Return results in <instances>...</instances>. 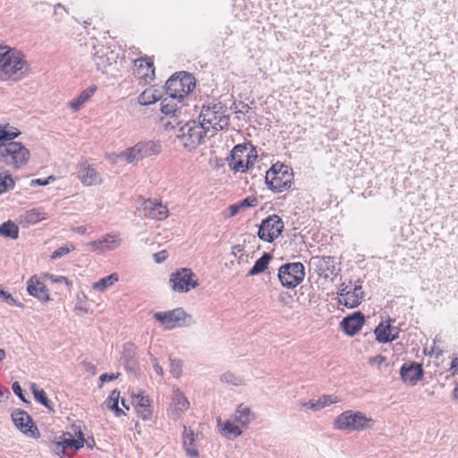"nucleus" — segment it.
Returning a JSON list of instances; mask_svg holds the SVG:
<instances>
[{"label": "nucleus", "instance_id": "f704fd0d", "mask_svg": "<svg viewBox=\"0 0 458 458\" xmlns=\"http://www.w3.org/2000/svg\"><path fill=\"white\" fill-rule=\"evenodd\" d=\"M80 177L81 182L86 186H91L100 182V178L98 172L89 165L83 169Z\"/></svg>", "mask_w": 458, "mask_h": 458}, {"label": "nucleus", "instance_id": "c85d7f7f", "mask_svg": "<svg viewBox=\"0 0 458 458\" xmlns=\"http://www.w3.org/2000/svg\"><path fill=\"white\" fill-rule=\"evenodd\" d=\"M97 87L90 86L83 90L77 98L69 103V106L74 112L78 111L96 92Z\"/></svg>", "mask_w": 458, "mask_h": 458}, {"label": "nucleus", "instance_id": "393cba45", "mask_svg": "<svg viewBox=\"0 0 458 458\" xmlns=\"http://www.w3.org/2000/svg\"><path fill=\"white\" fill-rule=\"evenodd\" d=\"M136 412L139 417L144 420H148L152 416L150 408V400L148 395L137 394L133 399Z\"/></svg>", "mask_w": 458, "mask_h": 458}, {"label": "nucleus", "instance_id": "09e8293b", "mask_svg": "<svg viewBox=\"0 0 458 458\" xmlns=\"http://www.w3.org/2000/svg\"><path fill=\"white\" fill-rule=\"evenodd\" d=\"M0 298H2L7 304L12 306H21L17 303V301L14 300V298L12 296L11 293L4 291L0 288Z\"/></svg>", "mask_w": 458, "mask_h": 458}, {"label": "nucleus", "instance_id": "37998d69", "mask_svg": "<svg viewBox=\"0 0 458 458\" xmlns=\"http://www.w3.org/2000/svg\"><path fill=\"white\" fill-rule=\"evenodd\" d=\"M170 360V373L175 378H179L182 373V361L178 359L169 358Z\"/></svg>", "mask_w": 458, "mask_h": 458}, {"label": "nucleus", "instance_id": "680f3d73", "mask_svg": "<svg viewBox=\"0 0 458 458\" xmlns=\"http://www.w3.org/2000/svg\"><path fill=\"white\" fill-rule=\"evenodd\" d=\"M72 434H73V436L74 435L77 436L78 438L76 440H81L82 443L84 444V442H85L84 435H83V433H82V431L81 430L80 428L75 427L73 428V433Z\"/></svg>", "mask_w": 458, "mask_h": 458}, {"label": "nucleus", "instance_id": "aec40b11", "mask_svg": "<svg viewBox=\"0 0 458 458\" xmlns=\"http://www.w3.org/2000/svg\"><path fill=\"white\" fill-rule=\"evenodd\" d=\"M27 291L30 295L41 301H48L50 300L47 286L43 282L38 279L37 276H32L28 281Z\"/></svg>", "mask_w": 458, "mask_h": 458}, {"label": "nucleus", "instance_id": "79ce46f5", "mask_svg": "<svg viewBox=\"0 0 458 458\" xmlns=\"http://www.w3.org/2000/svg\"><path fill=\"white\" fill-rule=\"evenodd\" d=\"M24 218L29 224H37L46 219V216L45 214L40 212L38 209L33 208L26 212Z\"/></svg>", "mask_w": 458, "mask_h": 458}, {"label": "nucleus", "instance_id": "a19ab883", "mask_svg": "<svg viewBox=\"0 0 458 458\" xmlns=\"http://www.w3.org/2000/svg\"><path fill=\"white\" fill-rule=\"evenodd\" d=\"M0 133L4 142H14L13 140L21 134V131L15 127L5 125L0 127Z\"/></svg>", "mask_w": 458, "mask_h": 458}, {"label": "nucleus", "instance_id": "774afa93", "mask_svg": "<svg viewBox=\"0 0 458 458\" xmlns=\"http://www.w3.org/2000/svg\"><path fill=\"white\" fill-rule=\"evenodd\" d=\"M453 398L458 400V384L455 386L453 391Z\"/></svg>", "mask_w": 458, "mask_h": 458}, {"label": "nucleus", "instance_id": "423d86ee", "mask_svg": "<svg viewBox=\"0 0 458 458\" xmlns=\"http://www.w3.org/2000/svg\"><path fill=\"white\" fill-rule=\"evenodd\" d=\"M257 159V151L250 142L235 145L231 149V170L246 172Z\"/></svg>", "mask_w": 458, "mask_h": 458}, {"label": "nucleus", "instance_id": "3c124183", "mask_svg": "<svg viewBox=\"0 0 458 458\" xmlns=\"http://www.w3.org/2000/svg\"><path fill=\"white\" fill-rule=\"evenodd\" d=\"M319 402L321 403L322 409L326 406H328L332 403L337 402L336 397L334 395H323L319 398Z\"/></svg>", "mask_w": 458, "mask_h": 458}, {"label": "nucleus", "instance_id": "20e7f679", "mask_svg": "<svg viewBox=\"0 0 458 458\" xmlns=\"http://www.w3.org/2000/svg\"><path fill=\"white\" fill-rule=\"evenodd\" d=\"M292 169L283 164H274L266 172L265 183L274 192H282L292 185Z\"/></svg>", "mask_w": 458, "mask_h": 458}, {"label": "nucleus", "instance_id": "5fc2aeb1", "mask_svg": "<svg viewBox=\"0 0 458 458\" xmlns=\"http://www.w3.org/2000/svg\"><path fill=\"white\" fill-rule=\"evenodd\" d=\"M167 257H168V254L165 250L158 251L153 255L154 260L157 264L164 262L167 259Z\"/></svg>", "mask_w": 458, "mask_h": 458}, {"label": "nucleus", "instance_id": "412c9836", "mask_svg": "<svg viewBox=\"0 0 458 458\" xmlns=\"http://www.w3.org/2000/svg\"><path fill=\"white\" fill-rule=\"evenodd\" d=\"M143 209L146 216L156 220H164L168 216V209L159 202L148 199L144 202Z\"/></svg>", "mask_w": 458, "mask_h": 458}, {"label": "nucleus", "instance_id": "473e14b6", "mask_svg": "<svg viewBox=\"0 0 458 458\" xmlns=\"http://www.w3.org/2000/svg\"><path fill=\"white\" fill-rule=\"evenodd\" d=\"M258 205V199L254 196H248L243 199L239 200L238 202L231 205V217L234 216L241 211L248 208H253Z\"/></svg>", "mask_w": 458, "mask_h": 458}, {"label": "nucleus", "instance_id": "a878e982", "mask_svg": "<svg viewBox=\"0 0 458 458\" xmlns=\"http://www.w3.org/2000/svg\"><path fill=\"white\" fill-rule=\"evenodd\" d=\"M391 322V319H389L386 324L380 322L374 329L376 340L378 343L388 344L397 339V335L392 333Z\"/></svg>", "mask_w": 458, "mask_h": 458}, {"label": "nucleus", "instance_id": "b1692460", "mask_svg": "<svg viewBox=\"0 0 458 458\" xmlns=\"http://www.w3.org/2000/svg\"><path fill=\"white\" fill-rule=\"evenodd\" d=\"M364 298V293L360 284L355 285L353 289L349 290L345 293V298H339V303L344 305L347 308L358 307Z\"/></svg>", "mask_w": 458, "mask_h": 458}, {"label": "nucleus", "instance_id": "f8f14e48", "mask_svg": "<svg viewBox=\"0 0 458 458\" xmlns=\"http://www.w3.org/2000/svg\"><path fill=\"white\" fill-rule=\"evenodd\" d=\"M153 317L166 329H172L175 327H187L190 325L187 320L191 319V316L182 308H176L165 312H156Z\"/></svg>", "mask_w": 458, "mask_h": 458}, {"label": "nucleus", "instance_id": "6e6552de", "mask_svg": "<svg viewBox=\"0 0 458 458\" xmlns=\"http://www.w3.org/2000/svg\"><path fill=\"white\" fill-rule=\"evenodd\" d=\"M171 290L178 293H186L199 285L198 276L188 267H180L169 277Z\"/></svg>", "mask_w": 458, "mask_h": 458}, {"label": "nucleus", "instance_id": "4c0bfd02", "mask_svg": "<svg viewBox=\"0 0 458 458\" xmlns=\"http://www.w3.org/2000/svg\"><path fill=\"white\" fill-rule=\"evenodd\" d=\"M123 240L119 237L118 233H106L102 237V242L105 245L106 250H114L119 248Z\"/></svg>", "mask_w": 458, "mask_h": 458}, {"label": "nucleus", "instance_id": "338daca9", "mask_svg": "<svg viewBox=\"0 0 458 458\" xmlns=\"http://www.w3.org/2000/svg\"><path fill=\"white\" fill-rule=\"evenodd\" d=\"M347 292V286L344 285V284H341V289H340V297L342 298H345V293Z\"/></svg>", "mask_w": 458, "mask_h": 458}, {"label": "nucleus", "instance_id": "e2e57ef3", "mask_svg": "<svg viewBox=\"0 0 458 458\" xmlns=\"http://www.w3.org/2000/svg\"><path fill=\"white\" fill-rule=\"evenodd\" d=\"M58 10H61L64 13H68L66 8L62 4H57L55 5L54 14L55 16L58 15Z\"/></svg>", "mask_w": 458, "mask_h": 458}, {"label": "nucleus", "instance_id": "864d4df0", "mask_svg": "<svg viewBox=\"0 0 458 458\" xmlns=\"http://www.w3.org/2000/svg\"><path fill=\"white\" fill-rule=\"evenodd\" d=\"M303 406L312 411H319L322 409L319 399L317 401L310 400L308 403H304Z\"/></svg>", "mask_w": 458, "mask_h": 458}, {"label": "nucleus", "instance_id": "052dcab7", "mask_svg": "<svg viewBox=\"0 0 458 458\" xmlns=\"http://www.w3.org/2000/svg\"><path fill=\"white\" fill-rule=\"evenodd\" d=\"M50 278L55 283H64L67 285L69 284V280L65 276H51Z\"/></svg>", "mask_w": 458, "mask_h": 458}, {"label": "nucleus", "instance_id": "7ed1b4c3", "mask_svg": "<svg viewBox=\"0 0 458 458\" xmlns=\"http://www.w3.org/2000/svg\"><path fill=\"white\" fill-rule=\"evenodd\" d=\"M30 151L21 142L0 143V162L14 169H20L30 159Z\"/></svg>", "mask_w": 458, "mask_h": 458}, {"label": "nucleus", "instance_id": "6e6d98bb", "mask_svg": "<svg viewBox=\"0 0 458 458\" xmlns=\"http://www.w3.org/2000/svg\"><path fill=\"white\" fill-rule=\"evenodd\" d=\"M151 361L153 363V368H154L155 372L158 376H163L164 375V370H163V368L159 365V363L157 361V359L155 358V357H151Z\"/></svg>", "mask_w": 458, "mask_h": 458}, {"label": "nucleus", "instance_id": "ddd939ff", "mask_svg": "<svg viewBox=\"0 0 458 458\" xmlns=\"http://www.w3.org/2000/svg\"><path fill=\"white\" fill-rule=\"evenodd\" d=\"M11 418L15 427L24 435L34 438H38L40 437L38 427L25 411L16 409L12 412Z\"/></svg>", "mask_w": 458, "mask_h": 458}, {"label": "nucleus", "instance_id": "603ef678", "mask_svg": "<svg viewBox=\"0 0 458 458\" xmlns=\"http://www.w3.org/2000/svg\"><path fill=\"white\" fill-rule=\"evenodd\" d=\"M12 389L13 393L21 400L23 403H28L26 398L23 395L22 389L19 384V382L15 381L12 385Z\"/></svg>", "mask_w": 458, "mask_h": 458}, {"label": "nucleus", "instance_id": "cd10ccee", "mask_svg": "<svg viewBox=\"0 0 458 458\" xmlns=\"http://www.w3.org/2000/svg\"><path fill=\"white\" fill-rule=\"evenodd\" d=\"M196 437L197 436L191 429L188 428L186 426H183L182 445L186 454L191 458H196L199 456V452L195 448Z\"/></svg>", "mask_w": 458, "mask_h": 458}, {"label": "nucleus", "instance_id": "dca6fc26", "mask_svg": "<svg viewBox=\"0 0 458 458\" xmlns=\"http://www.w3.org/2000/svg\"><path fill=\"white\" fill-rule=\"evenodd\" d=\"M254 419L250 409L243 404H240L236 409L233 421H231V437H236L242 432V428H246Z\"/></svg>", "mask_w": 458, "mask_h": 458}, {"label": "nucleus", "instance_id": "c03bdc74", "mask_svg": "<svg viewBox=\"0 0 458 458\" xmlns=\"http://www.w3.org/2000/svg\"><path fill=\"white\" fill-rule=\"evenodd\" d=\"M74 250H75V246L73 244H70V245H66V246H62V247L58 248L57 250H55L51 254V259H59V258L63 257L64 255H66V254H68L69 252H71V251H72Z\"/></svg>", "mask_w": 458, "mask_h": 458}, {"label": "nucleus", "instance_id": "1a4fd4ad", "mask_svg": "<svg viewBox=\"0 0 458 458\" xmlns=\"http://www.w3.org/2000/svg\"><path fill=\"white\" fill-rule=\"evenodd\" d=\"M161 152L159 141L148 140L140 141L131 148L122 151L118 157L125 159L128 163H134L143 158L158 155Z\"/></svg>", "mask_w": 458, "mask_h": 458}, {"label": "nucleus", "instance_id": "a211bd4d", "mask_svg": "<svg viewBox=\"0 0 458 458\" xmlns=\"http://www.w3.org/2000/svg\"><path fill=\"white\" fill-rule=\"evenodd\" d=\"M423 375L424 370L422 366L416 361L404 363L400 369L401 378L404 382H409L411 385H414L419 380L422 379Z\"/></svg>", "mask_w": 458, "mask_h": 458}, {"label": "nucleus", "instance_id": "c756f323", "mask_svg": "<svg viewBox=\"0 0 458 458\" xmlns=\"http://www.w3.org/2000/svg\"><path fill=\"white\" fill-rule=\"evenodd\" d=\"M272 255L268 252H263L261 257L258 259L253 267L249 270L248 276H257L263 273L268 267Z\"/></svg>", "mask_w": 458, "mask_h": 458}, {"label": "nucleus", "instance_id": "f03ea898", "mask_svg": "<svg viewBox=\"0 0 458 458\" xmlns=\"http://www.w3.org/2000/svg\"><path fill=\"white\" fill-rule=\"evenodd\" d=\"M30 70L25 55L19 50L0 44V80L18 81L28 75Z\"/></svg>", "mask_w": 458, "mask_h": 458}, {"label": "nucleus", "instance_id": "bb28decb", "mask_svg": "<svg viewBox=\"0 0 458 458\" xmlns=\"http://www.w3.org/2000/svg\"><path fill=\"white\" fill-rule=\"evenodd\" d=\"M172 401L174 407L172 413L176 418L180 417L190 407V402L179 388H174Z\"/></svg>", "mask_w": 458, "mask_h": 458}, {"label": "nucleus", "instance_id": "7c9ffc66", "mask_svg": "<svg viewBox=\"0 0 458 458\" xmlns=\"http://www.w3.org/2000/svg\"><path fill=\"white\" fill-rule=\"evenodd\" d=\"M139 64V74L141 78H149L152 80L155 75V68L153 62L148 58H140L136 61Z\"/></svg>", "mask_w": 458, "mask_h": 458}, {"label": "nucleus", "instance_id": "ea45409f", "mask_svg": "<svg viewBox=\"0 0 458 458\" xmlns=\"http://www.w3.org/2000/svg\"><path fill=\"white\" fill-rule=\"evenodd\" d=\"M15 183L8 172L0 173V194L13 189Z\"/></svg>", "mask_w": 458, "mask_h": 458}, {"label": "nucleus", "instance_id": "4468645a", "mask_svg": "<svg viewBox=\"0 0 458 458\" xmlns=\"http://www.w3.org/2000/svg\"><path fill=\"white\" fill-rule=\"evenodd\" d=\"M310 266L313 267L315 273L320 277L327 280L332 276H337L335 258L331 256L312 257Z\"/></svg>", "mask_w": 458, "mask_h": 458}, {"label": "nucleus", "instance_id": "2eb2a0df", "mask_svg": "<svg viewBox=\"0 0 458 458\" xmlns=\"http://www.w3.org/2000/svg\"><path fill=\"white\" fill-rule=\"evenodd\" d=\"M176 100H178V98H171L170 96H167L161 100L160 111L169 118V120L164 123L166 130L169 127L174 128L175 125H179L181 123L179 117L182 114V106H178Z\"/></svg>", "mask_w": 458, "mask_h": 458}, {"label": "nucleus", "instance_id": "0eeeda50", "mask_svg": "<svg viewBox=\"0 0 458 458\" xmlns=\"http://www.w3.org/2000/svg\"><path fill=\"white\" fill-rule=\"evenodd\" d=\"M373 420L360 411H345L338 415L334 426L340 430L361 431L371 428Z\"/></svg>", "mask_w": 458, "mask_h": 458}, {"label": "nucleus", "instance_id": "f3484780", "mask_svg": "<svg viewBox=\"0 0 458 458\" xmlns=\"http://www.w3.org/2000/svg\"><path fill=\"white\" fill-rule=\"evenodd\" d=\"M365 323V316L361 311H355L343 318L340 323L342 330L349 336L359 333Z\"/></svg>", "mask_w": 458, "mask_h": 458}, {"label": "nucleus", "instance_id": "69168bd1", "mask_svg": "<svg viewBox=\"0 0 458 458\" xmlns=\"http://www.w3.org/2000/svg\"><path fill=\"white\" fill-rule=\"evenodd\" d=\"M86 443L87 446L89 448V449H93V447L95 446V440L93 437H91L90 439H88L86 440L85 439V442L84 444Z\"/></svg>", "mask_w": 458, "mask_h": 458}, {"label": "nucleus", "instance_id": "a18cd8bd", "mask_svg": "<svg viewBox=\"0 0 458 458\" xmlns=\"http://www.w3.org/2000/svg\"><path fill=\"white\" fill-rule=\"evenodd\" d=\"M250 110V107L248 106V105H244V104H239L237 105L235 102H233L232 105H231V112H233L235 113L236 114H245L246 113H248L249 111ZM236 117L238 119H240V116L239 115H236Z\"/></svg>", "mask_w": 458, "mask_h": 458}, {"label": "nucleus", "instance_id": "72a5a7b5", "mask_svg": "<svg viewBox=\"0 0 458 458\" xmlns=\"http://www.w3.org/2000/svg\"><path fill=\"white\" fill-rule=\"evenodd\" d=\"M30 390L34 395L35 400L45 406L49 411H54V407L51 401L47 398L46 392L38 387L37 384L30 385Z\"/></svg>", "mask_w": 458, "mask_h": 458}, {"label": "nucleus", "instance_id": "6ab92c4d", "mask_svg": "<svg viewBox=\"0 0 458 458\" xmlns=\"http://www.w3.org/2000/svg\"><path fill=\"white\" fill-rule=\"evenodd\" d=\"M116 55L105 47L97 49L93 55L97 69L102 72H106V69L116 62Z\"/></svg>", "mask_w": 458, "mask_h": 458}, {"label": "nucleus", "instance_id": "c9c22d12", "mask_svg": "<svg viewBox=\"0 0 458 458\" xmlns=\"http://www.w3.org/2000/svg\"><path fill=\"white\" fill-rule=\"evenodd\" d=\"M0 235L12 240H16L19 237V227L11 220H8L0 225Z\"/></svg>", "mask_w": 458, "mask_h": 458}, {"label": "nucleus", "instance_id": "39448f33", "mask_svg": "<svg viewBox=\"0 0 458 458\" xmlns=\"http://www.w3.org/2000/svg\"><path fill=\"white\" fill-rule=\"evenodd\" d=\"M195 87L194 77L187 72H179L165 82V93L171 98L183 99Z\"/></svg>", "mask_w": 458, "mask_h": 458}, {"label": "nucleus", "instance_id": "49530a36", "mask_svg": "<svg viewBox=\"0 0 458 458\" xmlns=\"http://www.w3.org/2000/svg\"><path fill=\"white\" fill-rule=\"evenodd\" d=\"M88 245L91 248V250L96 251L98 253H104L105 251H106L105 245L102 242V238L97 241H92L89 242Z\"/></svg>", "mask_w": 458, "mask_h": 458}, {"label": "nucleus", "instance_id": "8fccbe9b", "mask_svg": "<svg viewBox=\"0 0 458 458\" xmlns=\"http://www.w3.org/2000/svg\"><path fill=\"white\" fill-rule=\"evenodd\" d=\"M55 180V178L53 175L48 176L46 179H34L30 182V186H46L49 184L50 182H54Z\"/></svg>", "mask_w": 458, "mask_h": 458}, {"label": "nucleus", "instance_id": "4be33fe9", "mask_svg": "<svg viewBox=\"0 0 458 458\" xmlns=\"http://www.w3.org/2000/svg\"><path fill=\"white\" fill-rule=\"evenodd\" d=\"M123 360L127 371L136 375L140 369L136 358V347L132 344H126L123 348Z\"/></svg>", "mask_w": 458, "mask_h": 458}, {"label": "nucleus", "instance_id": "4d7b16f0", "mask_svg": "<svg viewBox=\"0 0 458 458\" xmlns=\"http://www.w3.org/2000/svg\"><path fill=\"white\" fill-rule=\"evenodd\" d=\"M119 374H107V373H105V374H102L99 377L100 381L102 382H107V381H112V380H114L118 377Z\"/></svg>", "mask_w": 458, "mask_h": 458}, {"label": "nucleus", "instance_id": "5701e85b", "mask_svg": "<svg viewBox=\"0 0 458 458\" xmlns=\"http://www.w3.org/2000/svg\"><path fill=\"white\" fill-rule=\"evenodd\" d=\"M67 447L73 448L77 451L83 447V443L81 440L74 439L72 432H65L60 437V441L55 443V451L57 454H64Z\"/></svg>", "mask_w": 458, "mask_h": 458}, {"label": "nucleus", "instance_id": "bf43d9fd", "mask_svg": "<svg viewBox=\"0 0 458 458\" xmlns=\"http://www.w3.org/2000/svg\"><path fill=\"white\" fill-rule=\"evenodd\" d=\"M386 358L381 354L377 355L369 360V363H377V365H381L382 363L386 362Z\"/></svg>", "mask_w": 458, "mask_h": 458}, {"label": "nucleus", "instance_id": "58836bf2", "mask_svg": "<svg viewBox=\"0 0 458 458\" xmlns=\"http://www.w3.org/2000/svg\"><path fill=\"white\" fill-rule=\"evenodd\" d=\"M119 280L118 275L113 273L106 277L101 278L93 284V289L104 292L106 288L112 286L114 283Z\"/></svg>", "mask_w": 458, "mask_h": 458}, {"label": "nucleus", "instance_id": "0e129e2a", "mask_svg": "<svg viewBox=\"0 0 458 458\" xmlns=\"http://www.w3.org/2000/svg\"><path fill=\"white\" fill-rule=\"evenodd\" d=\"M242 383V379L231 375V385L240 386Z\"/></svg>", "mask_w": 458, "mask_h": 458}, {"label": "nucleus", "instance_id": "e433bc0d", "mask_svg": "<svg viewBox=\"0 0 458 458\" xmlns=\"http://www.w3.org/2000/svg\"><path fill=\"white\" fill-rule=\"evenodd\" d=\"M119 399H120V392L118 390L114 389L110 393L108 398L105 402L106 407L109 410L113 411L115 414V416H117V417L125 414L124 411L122 409H120L118 406Z\"/></svg>", "mask_w": 458, "mask_h": 458}, {"label": "nucleus", "instance_id": "9b49d317", "mask_svg": "<svg viewBox=\"0 0 458 458\" xmlns=\"http://www.w3.org/2000/svg\"><path fill=\"white\" fill-rule=\"evenodd\" d=\"M284 228V224L279 216L269 215L261 221L258 236L261 241L271 243L279 237Z\"/></svg>", "mask_w": 458, "mask_h": 458}, {"label": "nucleus", "instance_id": "2f4dec72", "mask_svg": "<svg viewBox=\"0 0 458 458\" xmlns=\"http://www.w3.org/2000/svg\"><path fill=\"white\" fill-rule=\"evenodd\" d=\"M161 99V95L153 88H148L138 97V102L140 106H148Z\"/></svg>", "mask_w": 458, "mask_h": 458}, {"label": "nucleus", "instance_id": "13d9d810", "mask_svg": "<svg viewBox=\"0 0 458 458\" xmlns=\"http://www.w3.org/2000/svg\"><path fill=\"white\" fill-rule=\"evenodd\" d=\"M436 340H434V345L433 347L431 348V351L428 352V355L429 356H433L435 355L437 358H438L439 356H441L443 354V350L439 349L438 347L436 346Z\"/></svg>", "mask_w": 458, "mask_h": 458}, {"label": "nucleus", "instance_id": "f257e3e1", "mask_svg": "<svg viewBox=\"0 0 458 458\" xmlns=\"http://www.w3.org/2000/svg\"><path fill=\"white\" fill-rule=\"evenodd\" d=\"M226 112L227 107L220 103L204 106L199 117L201 121L187 122L178 129L176 139L184 148L190 151L196 149L205 142L206 138L227 128L229 114Z\"/></svg>", "mask_w": 458, "mask_h": 458}, {"label": "nucleus", "instance_id": "9d476101", "mask_svg": "<svg viewBox=\"0 0 458 458\" xmlns=\"http://www.w3.org/2000/svg\"><path fill=\"white\" fill-rule=\"evenodd\" d=\"M277 277L284 287L293 289L299 285L305 277L304 266L301 262L284 264L278 269Z\"/></svg>", "mask_w": 458, "mask_h": 458}, {"label": "nucleus", "instance_id": "de8ad7c7", "mask_svg": "<svg viewBox=\"0 0 458 458\" xmlns=\"http://www.w3.org/2000/svg\"><path fill=\"white\" fill-rule=\"evenodd\" d=\"M216 422L219 428L220 433L225 437H229V420H225L224 422H222V420L220 417L216 418Z\"/></svg>", "mask_w": 458, "mask_h": 458}]
</instances>
